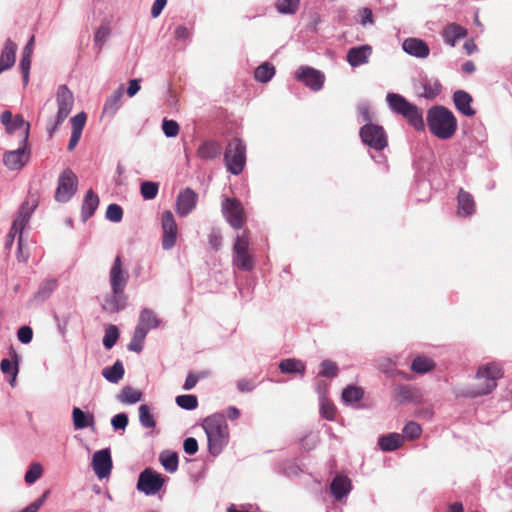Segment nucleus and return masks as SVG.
<instances>
[{"label":"nucleus","mask_w":512,"mask_h":512,"mask_svg":"<svg viewBox=\"0 0 512 512\" xmlns=\"http://www.w3.org/2000/svg\"><path fill=\"white\" fill-rule=\"evenodd\" d=\"M129 273L124 267L122 257L117 255L109 272L112 295L103 303V308L110 312H118L125 308L127 296L124 293L128 283Z\"/></svg>","instance_id":"1"},{"label":"nucleus","mask_w":512,"mask_h":512,"mask_svg":"<svg viewBox=\"0 0 512 512\" xmlns=\"http://www.w3.org/2000/svg\"><path fill=\"white\" fill-rule=\"evenodd\" d=\"M201 425L207 437L209 453L214 457L218 456L229 442V428L225 416L221 413L209 415L203 419Z\"/></svg>","instance_id":"2"},{"label":"nucleus","mask_w":512,"mask_h":512,"mask_svg":"<svg viewBox=\"0 0 512 512\" xmlns=\"http://www.w3.org/2000/svg\"><path fill=\"white\" fill-rule=\"evenodd\" d=\"M502 377L503 370L500 364L490 362L480 365L475 375L477 384L464 390L463 395L470 398L488 395L497 387V380Z\"/></svg>","instance_id":"3"},{"label":"nucleus","mask_w":512,"mask_h":512,"mask_svg":"<svg viewBox=\"0 0 512 512\" xmlns=\"http://www.w3.org/2000/svg\"><path fill=\"white\" fill-rule=\"evenodd\" d=\"M428 127L432 134L440 139L451 138L457 129L453 113L443 106H436L428 111Z\"/></svg>","instance_id":"4"},{"label":"nucleus","mask_w":512,"mask_h":512,"mask_svg":"<svg viewBox=\"0 0 512 512\" xmlns=\"http://www.w3.org/2000/svg\"><path fill=\"white\" fill-rule=\"evenodd\" d=\"M387 101L390 108L406 118L416 130L424 129L423 113L417 106L408 102L402 95L395 93L388 94Z\"/></svg>","instance_id":"5"},{"label":"nucleus","mask_w":512,"mask_h":512,"mask_svg":"<svg viewBox=\"0 0 512 512\" xmlns=\"http://www.w3.org/2000/svg\"><path fill=\"white\" fill-rule=\"evenodd\" d=\"M226 168L234 175L240 174L246 164V146L239 138H234L227 144L224 152Z\"/></svg>","instance_id":"6"},{"label":"nucleus","mask_w":512,"mask_h":512,"mask_svg":"<svg viewBox=\"0 0 512 512\" xmlns=\"http://www.w3.org/2000/svg\"><path fill=\"white\" fill-rule=\"evenodd\" d=\"M233 264L242 271H251L254 260L249 252V236L246 231L236 237L233 246Z\"/></svg>","instance_id":"7"},{"label":"nucleus","mask_w":512,"mask_h":512,"mask_svg":"<svg viewBox=\"0 0 512 512\" xmlns=\"http://www.w3.org/2000/svg\"><path fill=\"white\" fill-rule=\"evenodd\" d=\"M57 115L54 125L49 129L50 136L58 129V127L69 116L74 105V95L66 85H60L56 93Z\"/></svg>","instance_id":"8"},{"label":"nucleus","mask_w":512,"mask_h":512,"mask_svg":"<svg viewBox=\"0 0 512 512\" xmlns=\"http://www.w3.org/2000/svg\"><path fill=\"white\" fill-rule=\"evenodd\" d=\"M362 142L370 148L382 151L388 145L387 135L382 126L367 123L360 128Z\"/></svg>","instance_id":"9"},{"label":"nucleus","mask_w":512,"mask_h":512,"mask_svg":"<svg viewBox=\"0 0 512 512\" xmlns=\"http://www.w3.org/2000/svg\"><path fill=\"white\" fill-rule=\"evenodd\" d=\"M78 179L75 173L67 168L59 176L55 192L57 202H67L77 190Z\"/></svg>","instance_id":"10"},{"label":"nucleus","mask_w":512,"mask_h":512,"mask_svg":"<svg viewBox=\"0 0 512 512\" xmlns=\"http://www.w3.org/2000/svg\"><path fill=\"white\" fill-rule=\"evenodd\" d=\"M164 479L150 468L144 469L138 478L137 489L145 495H155L163 486Z\"/></svg>","instance_id":"11"},{"label":"nucleus","mask_w":512,"mask_h":512,"mask_svg":"<svg viewBox=\"0 0 512 512\" xmlns=\"http://www.w3.org/2000/svg\"><path fill=\"white\" fill-rule=\"evenodd\" d=\"M162 248L170 250L176 244L178 227L171 211L166 210L161 216Z\"/></svg>","instance_id":"12"},{"label":"nucleus","mask_w":512,"mask_h":512,"mask_svg":"<svg viewBox=\"0 0 512 512\" xmlns=\"http://www.w3.org/2000/svg\"><path fill=\"white\" fill-rule=\"evenodd\" d=\"M222 211L226 220L233 228H242L245 222V213L238 200L226 198L222 203Z\"/></svg>","instance_id":"13"},{"label":"nucleus","mask_w":512,"mask_h":512,"mask_svg":"<svg viewBox=\"0 0 512 512\" xmlns=\"http://www.w3.org/2000/svg\"><path fill=\"white\" fill-rule=\"evenodd\" d=\"M91 465L99 479L108 477L113 467L110 449L104 448L96 451L93 454Z\"/></svg>","instance_id":"14"},{"label":"nucleus","mask_w":512,"mask_h":512,"mask_svg":"<svg viewBox=\"0 0 512 512\" xmlns=\"http://www.w3.org/2000/svg\"><path fill=\"white\" fill-rule=\"evenodd\" d=\"M162 322H139L135 327L132 339L128 344V349L133 352H141L144 346V340L150 330L161 327Z\"/></svg>","instance_id":"15"},{"label":"nucleus","mask_w":512,"mask_h":512,"mask_svg":"<svg viewBox=\"0 0 512 512\" xmlns=\"http://www.w3.org/2000/svg\"><path fill=\"white\" fill-rule=\"evenodd\" d=\"M297 79L310 89L318 91L323 87L325 76L322 72L314 68L301 67L297 72Z\"/></svg>","instance_id":"16"},{"label":"nucleus","mask_w":512,"mask_h":512,"mask_svg":"<svg viewBox=\"0 0 512 512\" xmlns=\"http://www.w3.org/2000/svg\"><path fill=\"white\" fill-rule=\"evenodd\" d=\"M372 47L368 44L352 47L348 50L346 60L352 67H358L369 62Z\"/></svg>","instance_id":"17"},{"label":"nucleus","mask_w":512,"mask_h":512,"mask_svg":"<svg viewBox=\"0 0 512 512\" xmlns=\"http://www.w3.org/2000/svg\"><path fill=\"white\" fill-rule=\"evenodd\" d=\"M197 194L190 188H186L178 194L176 211L180 216L188 215L196 206Z\"/></svg>","instance_id":"18"},{"label":"nucleus","mask_w":512,"mask_h":512,"mask_svg":"<svg viewBox=\"0 0 512 512\" xmlns=\"http://www.w3.org/2000/svg\"><path fill=\"white\" fill-rule=\"evenodd\" d=\"M36 205L37 204L35 201H33L32 205H30L28 201H24L19 207L17 216L13 221L12 231H15V233H20V237L18 239L19 245L21 244L23 229L29 221L30 215L33 212Z\"/></svg>","instance_id":"19"},{"label":"nucleus","mask_w":512,"mask_h":512,"mask_svg":"<svg viewBox=\"0 0 512 512\" xmlns=\"http://www.w3.org/2000/svg\"><path fill=\"white\" fill-rule=\"evenodd\" d=\"M11 359L4 358L0 362L1 372L8 375L9 384L14 387L16 385L17 375L19 372V355L13 349L10 352Z\"/></svg>","instance_id":"20"},{"label":"nucleus","mask_w":512,"mask_h":512,"mask_svg":"<svg viewBox=\"0 0 512 512\" xmlns=\"http://www.w3.org/2000/svg\"><path fill=\"white\" fill-rule=\"evenodd\" d=\"M351 480L347 476L337 475L330 484V492L336 500H341L350 493Z\"/></svg>","instance_id":"21"},{"label":"nucleus","mask_w":512,"mask_h":512,"mask_svg":"<svg viewBox=\"0 0 512 512\" xmlns=\"http://www.w3.org/2000/svg\"><path fill=\"white\" fill-rule=\"evenodd\" d=\"M28 161V155L25 148H18L14 151H8L3 156L4 165L10 170L21 169Z\"/></svg>","instance_id":"22"},{"label":"nucleus","mask_w":512,"mask_h":512,"mask_svg":"<svg viewBox=\"0 0 512 512\" xmlns=\"http://www.w3.org/2000/svg\"><path fill=\"white\" fill-rule=\"evenodd\" d=\"M402 47L406 53L419 58H426L430 52L427 43L418 38L406 39Z\"/></svg>","instance_id":"23"},{"label":"nucleus","mask_w":512,"mask_h":512,"mask_svg":"<svg viewBox=\"0 0 512 512\" xmlns=\"http://www.w3.org/2000/svg\"><path fill=\"white\" fill-rule=\"evenodd\" d=\"M364 397V390L360 386L348 385L346 386L341 395L343 403L347 406L359 408V402Z\"/></svg>","instance_id":"24"},{"label":"nucleus","mask_w":512,"mask_h":512,"mask_svg":"<svg viewBox=\"0 0 512 512\" xmlns=\"http://www.w3.org/2000/svg\"><path fill=\"white\" fill-rule=\"evenodd\" d=\"M458 210L457 214L459 216H471L475 213L476 210V204L474 201L473 196L464 191L463 189L459 190L458 197Z\"/></svg>","instance_id":"25"},{"label":"nucleus","mask_w":512,"mask_h":512,"mask_svg":"<svg viewBox=\"0 0 512 512\" xmlns=\"http://www.w3.org/2000/svg\"><path fill=\"white\" fill-rule=\"evenodd\" d=\"M16 51L17 45L11 39H7L0 55V73L14 65Z\"/></svg>","instance_id":"26"},{"label":"nucleus","mask_w":512,"mask_h":512,"mask_svg":"<svg viewBox=\"0 0 512 512\" xmlns=\"http://www.w3.org/2000/svg\"><path fill=\"white\" fill-rule=\"evenodd\" d=\"M221 153V145L215 140H207L201 143L197 149V156L205 161L217 158Z\"/></svg>","instance_id":"27"},{"label":"nucleus","mask_w":512,"mask_h":512,"mask_svg":"<svg viewBox=\"0 0 512 512\" xmlns=\"http://www.w3.org/2000/svg\"><path fill=\"white\" fill-rule=\"evenodd\" d=\"M453 101L456 108L465 116L475 115V110L471 107L472 97L463 90H458L453 95Z\"/></svg>","instance_id":"28"},{"label":"nucleus","mask_w":512,"mask_h":512,"mask_svg":"<svg viewBox=\"0 0 512 512\" xmlns=\"http://www.w3.org/2000/svg\"><path fill=\"white\" fill-rule=\"evenodd\" d=\"M73 425L76 430H83L88 427H94L95 419L91 413H85L80 408L75 407L72 410Z\"/></svg>","instance_id":"29"},{"label":"nucleus","mask_w":512,"mask_h":512,"mask_svg":"<svg viewBox=\"0 0 512 512\" xmlns=\"http://www.w3.org/2000/svg\"><path fill=\"white\" fill-rule=\"evenodd\" d=\"M123 96V87H119L117 90L113 92V94L107 98L103 111H102V117H109L112 118L116 111L121 106V98Z\"/></svg>","instance_id":"30"},{"label":"nucleus","mask_w":512,"mask_h":512,"mask_svg":"<svg viewBox=\"0 0 512 512\" xmlns=\"http://www.w3.org/2000/svg\"><path fill=\"white\" fill-rule=\"evenodd\" d=\"M403 444V437L399 433H389L378 438V446L383 452H391Z\"/></svg>","instance_id":"31"},{"label":"nucleus","mask_w":512,"mask_h":512,"mask_svg":"<svg viewBox=\"0 0 512 512\" xmlns=\"http://www.w3.org/2000/svg\"><path fill=\"white\" fill-rule=\"evenodd\" d=\"M467 35V30L455 23L449 24L442 32L445 42L454 46L456 42Z\"/></svg>","instance_id":"32"},{"label":"nucleus","mask_w":512,"mask_h":512,"mask_svg":"<svg viewBox=\"0 0 512 512\" xmlns=\"http://www.w3.org/2000/svg\"><path fill=\"white\" fill-rule=\"evenodd\" d=\"M99 205V197L92 189L88 190L82 204L83 221H87L96 211Z\"/></svg>","instance_id":"33"},{"label":"nucleus","mask_w":512,"mask_h":512,"mask_svg":"<svg viewBox=\"0 0 512 512\" xmlns=\"http://www.w3.org/2000/svg\"><path fill=\"white\" fill-rule=\"evenodd\" d=\"M101 374L108 382L116 384L124 377L125 370L123 363L117 360L112 366L105 367Z\"/></svg>","instance_id":"34"},{"label":"nucleus","mask_w":512,"mask_h":512,"mask_svg":"<svg viewBox=\"0 0 512 512\" xmlns=\"http://www.w3.org/2000/svg\"><path fill=\"white\" fill-rule=\"evenodd\" d=\"M435 366L433 359L425 355H419L413 359L410 368L414 373L422 375L432 371Z\"/></svg>","instance_id":"35"},{"label":"nucleus","mask_w":512,"mask_h":512,"mask_svg":"<svg viewBox=\"0 0 512 512\" xmlns=\"http://www.w3.org/2000/svg\"><path fill=\"white\" fill-rule=\"evenodd\" d=\"M279 369L283 374H300L304 375L305 365L304 363L296 358L283 359L279 363Z\"/></svg>","instance_id":"36"},{"label":"nucleus","mask_w":512,"mask_h":512,"mask_svg":"<svg viewBox=\"0 0 512 512\" xmlns=\"http://www.w3.org/2000/svg\"><path fill=\"white\" fill-rule=\"evenodd\" d=\"M142 398V392L137 390L131 386H125L121 389L120 393L117 395L118 401L123 404H135L139 402Z\"/></svg>","instance_id":"37"},{"label":"nucleus","mask_w":512,"mask_h":512,"mask_svg":"<svg viewBox=\"0 0 512 512\" xmlns=\"http://www.w3.org/2000/svg\"><path fill=\"white\" fill-rule=\"evenodd\" d=\"M57 287L56 279L45 280L38 288L37 292L33 295V300L42 302L48 299Z\"/></svg>","instance_id":"38"},{"label":"nucleus","mask_w":512,"mask_h":512,"mask_svg":"<svg viewBox=\"0 0 512 512\" xmlns=\"http://www.w3.org/2000/svg\"><path fill=\"white\" fill-rule=\"evenodd\" d=\"M139 422L143 428L154 429L156 427V419L152 414L151 407L148 404H141L138 408Z\"/></svg>","instance_id":"39"},{"label":"nucleus","mask_w":512,"mask_h":512,"mask_svg":"<svg viewBox=\"0 0 512 512\" xmlns=\"http://www.w3.org/2000/svg\"><path fill=\"white\" fill-rule=\"evenodd\" d=\"M160 462L164 469L169 473H174L178 469L179 459L175 452H163L160 454Z\"/></svg>","instance_id":"40"},{"label":"nucleus","mask_w":512,"mask_h":512,"mask_svg":"<svg viewBox=\"0 0 512 512\" xmlns=\"http://www.w3.org/2000/svg\"><path fill=\"white\" fill-rule=\"evenodd\" d=\"M274 74L275 67L272 64L265 62L255 69L254 77L256 80L266 83L274 76Z\"/></svg>","instance_id":"41"},{"label":"nucleus","mask_w":512,"mask_h":512,"mask_svg":"<svg viewBox=\"0 0 512 512\" xmlns=\"http://www.w3.org/2000/svg\"><path fill=\"white\" fill-rule=\"evenodd\" d=\"M29 128H30V124L28 122H26L21 115L17 114L12 118L9 127L7 128V132L13 133L16 130L22 129L23 130V138H24V141H26L28 138V134H29Z\"/></svg>","instance_id":"42"},{"label":"nucleus","mask_w":512,"mask_h":512,"mask_svg":"<svg viewBox=\"0 0 512 512\" xmlns=\"http://www.w3.org/2000/svg\"><path fill=\"white\" fill-rule=\"evenodd\" d=\"M319 406V412L323 418L329 421H333L335 419L337 409L335 405L327 399V397H322L319 400Z\"/></svg>","instance_id":"43"},{"label":"nucleus","mask_w":512,"mask_h":512,"mask_svg":"<svg viewBox=\"0 0 512 512\" xmlns=\"http://www.w3.org/2000/svg\"><path fill=\"white\" fill-rule=\"evenodd\" d=\"M176 404L184 410H194L198 406V399L193 394L179 395L175 399Z\"/></svg>","instance_id":"44"},{"label":"nucleus","mask_w":512,"mask_h":512,"mask_svg":"<svg viewBox=\"0 0 512 512\" xmlns=\"http://www.w3.org/2000/svg\"><path fill=\"white\" fill-rule=\"evenodd\" d=\"M119 338V329L115 325H109L105 330L103 337V346L105 349L110 350L116 344Z\"/></svg>","instance_id":"45"},{"label":"nucleus","mask_w":512,"mask_h":512,"mask_svg":"<svg viewBox=\"0 0 512 512\" xmlns=\"http://www.w3.org/2000/svg\"><path fill=\"white\" fill-rule=\"evenodd\" d=\"M42 473H43V468H42L41 464L38 462L32 463L25 473V477H24L25 482L28 485L34 484L42 476Z\"/></svg>","instance_id":"46"},{"label":"nucleus","mask_w":512,"mask_h":512,"mask_svg":"<svg viewBox=\"0 0 512 512\" xmlns=\"http://www.w3.org/2000/svg\"><path fill=\"white\" fill-rule=\"evenodd\" d=\"M421 432V426L414 421H410L404 426L402 430L403 435L401 436L403 439L406 438L408 440H415L420 437Z\"/></svg>","instance_id":"47"},{"label":"nucleus","mask_w":512,"mask_h":512,"mask_svg":"<svg viewBox=\"0 0 512 512\" xmlns=\"http://www.w3.org/2000/svg\"><path fill=\"white\" fill-rule=\"evenodd\" d=\"M319 375L326 378H335L338 375V366L331 360H324L320 364Z\"/></svg>","instance_id":"48"},{"label":"nucleus","mask_w":512,"mask_h":512,"mask_svg":"<svg viewBox=\"0 0 512 512\" xmlns=\"http://www.w3.org/2000/svg\"><path fill=\"white\" fill-rule=\"evenodd\" d=\"M299 6V0H277L276 7L280 13L292 14Z\"/></svg>","instance_id":"49"},{"label":"nucleus","mask_w":512,"mask_h":512,"mask_svg":"<svg viewBox=\"0 0 512 512\" xmlns=\"http://www.w3.org/2000/svg\"><path fill=\"white\" fill-rule=\"evenodd\" d=\"M141 195L146 200L154 199L158 193V184L146 181L141 184Z\"/></svg>","instance_id":"50"},{"label":"nucleus","mask_w":512,"mask_h":512,"mask_svg":"<svg viewBox=\"0 0 512 512\" xmlns=\"http://www.w3.org/2000/svg\"><path fill=\"white\" fill-rule=\"evenodd\" d=\"M106 218L112 222H120L123 218V210L118 204H110L106 210Z\"/></svg>","instance_id":"51"},{"label":"nucleus","mask_w":512,"mask_h":512,"mask_svg":"<svg viewBox=\"0 0 512 512\" xmlns=\"http://www.w3.org/2000/svg\"><path fill=\"white\" fill-rule=\"evenodd\" d=\"M208 375V372H200L198 374L194 373V372H189L186 379H185V382L183 384V389L185 391H189L191 389H193L195 387V385L197 384L198 380L200 378H204Z\"/></svg>","instance_id":"52"},{"label":"nucleus","mask_w":512,"mask_h":512,"mask_svg":"<svg viewBox=\"0 0 512 512\" xmlns=\"http://www.w3.org/2000/svg\"><path fill=\"white\" fill-rule=\"evenodd\" d=\"M129 419L126 413H119L112 417L111 426L115 431L125 430L128 425Z\"/></svg>","instance_id":"53"},{"label":"nucleus","mask_w":512,"mask_h":512,"mask_svg":"<svg viewBox=\"0 0 512 512\" xmlns=\"http://www.w3.org/2000/svg\"><path fill=\"white\" fill-rule=\"evenodd\" d=\"M162 129L167 137H175L178 135L180 128L176 121L164 119Z\"/></svg>","instance_id":"54"},{"label":"nucleus","mask_w":512,"mask_h":512,"mask_svg":"<svg viewBox=\"0 0 512 512\" xmlns=\"http://www.w3.org/2000/svg\"><path fill=\"white\" fill-rule=\"evenodd\" d=\"M86 114L80 112L71 118L72 132L81 133L86 123Z\"/></svg>","instance_id":"55"},{"label":"nucleus","mask_w":512,"mask_h":512,"mask_svg":"<svg viewBox=\"0 0 512 512\" xmlns=\"http://www.w3.org/2000/svg\"><path fill=\"white\" fill-rule=\"evenodd\" d=\"M18 340L23 344H28L31 342L33 337V331L30 326L24 325L19 328L17 332Z\"/></svg>","instance_id":"56"},{"label":"nucleus","mask_w":512,"mask_h":512,"mask_svg":"<svg viewBox=\"0 0 512 512\" xmlns=\"http://www.w3.org/2000/svg\"><path fill=\"white\" fill-rule=\"evenodd\" d=\"M30 67H31V56L22 54V58L20 61V69L22 71L23 81L25 84L28 83Z\"/></svg>","instance_id":"57"},{"label":"nucleus","mask_w":512,"mask_h":512,"mask_svg":"<svg viewBox=\"0 0 512 512\" xmlns=\"http://www.w3.org/2000/svg\"><path fill=\"white\" fill-rule=\"evenodd\" d=\"M183 449L186 454L194 455L198 451V442L194 437H188L184 440Z\"/></svg>","instance_id":"58"},{"label":"nucleus","mask_w":512,"mask_h":512,"mask_svg":"<svg viewBox=\"0 0 512 512\" xmlns=\"http://www.w3.org/2000/svg\"><path fill=\"white\" fill-rule=\"evenodd\" d=\"M255 387L256 385L254 384V382L246 378L240 379L237 382V389L243 393L252 392L255 389Z\"/></svg>","instance_id":"59"},{"label":"nucleus","mask_w":512,"mask_h":512,"mask_svg":"<svg viewBox=\"0 0 512 512\" xmlns=\"http://www.w3.org/2000/svg\"><path fill=\"white\" fill-rule=\"evenodd\" d=\"M109 33L110 29L107 26H100L95 33V42L99 44L101 47L105 39L108 37Z\"/></svg>","instance_id":"60"},{"label":"nucleus","mask_w":512,"mask_h":512,"mask_svg":"<svg viewBox=\"0 0 512 512\" xmlns=\"http://www.w3.org/2000/svg\"><path fill=\"white\" fill-rule=\"evenodd\" d=\"M209 244L214 250H219L222 245V236L217 231H212L209 234Z\"/></svg>","instance_id":"61"},{"label":"nucleus","mask_w":512,"mask_h":512,"mask_svg":"<svg viewBox=\"0 0 512 512\" xmlns=\"http://www.w3.org/2000/svg\"><path fill=\"white\" fill-rule=\"evenodd\" d=\"M397 398L401 402H408L412 399V393L409 386H400L397 392Z\"/></svg>","instance_id":"62"},{"label":"nucleus","mask_w":512,"mask_h":512,"mask_svg":"<svg viewBox=\"0 0 512 512\" xmlns=\"http://www.w3.org/2000/svg\"><path fill=\"white\" fill-rule=\"evenodd\" d=\"M167 1L166 0H155L153 5H152V8H151V15L153 18H156L158 17L162 10L164 9L165 5H166Z\"/></svg>","instance_id":"63"},{"label":"nucleus","mask_w":512,"mask_h":512,"mask_svg":"<svg viewBox=\"0 0 512 512\" xmlns=\"http://www.w3.org/2000/svg\"><path fill=\"white\" fill-rule=\"evenodd\" d=\"M139 83H140L139 79H132L129 81V86L126 91V93L129 97H133L140 90L141 87H140Z\"/></svg>","instance_id":"64"}]
</instances>
